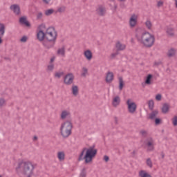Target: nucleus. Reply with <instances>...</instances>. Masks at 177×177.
<instances>
[{"label": "nucleus", "instance_id": "f257e3e1", "mask_svg": "<svg viewBox=\"0 0 177 177\" xmlns=\"http://www.w3.org/2000/svg\"><path fill=\"white\" fill-rule=\"evenodd\" d=\"M45 25H39L37 30V38L39 41H42L44 39L48 42H55L57 39V30L53 26L47 28L44 32Z\"/></svg>", "mask_w": 177, "mask_h": 177}, {"label": "nucleus", "instance_id": "f03ea898", "mask_svg": "<svg viewBox=\"0 0 177 177\" xmlns=\"http://www.w3.org/2000/svg\"><path fill=\"white\" fill-rule=\"evenodd\" d=\"M34 169H35V165L30 160H21L15 167V171L19 176L32 177Z\"/></svg>", "mask_w": 177, "mask_h": 177}, {"label": "nucleus", "instance_id": "7ed1b4c3", "mask_svg": "<svg viewBox=\"0 0 177 177\" xmlns=\"http://www.w3.org/2000/svg\"><path fill=\"white\" fill-rule=\"evenodd\" d=\"M136 38L142 46H145V48H151L156 42L154 35L147 31L142 32V29H138L136 30Z\"/></svg>", "mask_w": 177, "mask_h": 177}, {"label": "nucleus", "instance_id": "20e7f679", "mask_svg": "<svg viewBox=\"0 0 177 177\" xmlns=\"http://www.w3.org/2000/svg\"><path fill=\"white\" fill-rule=\"evenodd\" d=\"M97 154V149H96L95 147L84 148L79 156V161L84 160L85 164H91Z\"/></svg>", "mask_w": 177, "mask_h": 177}, {"label": "nucleus", "instance_id": "39448f33", "mask_svg": "<svg viewBox=\"0 0 177 177\" xmlns=\"http://www.w3.org/2000/svg\"><path fill=\"white\" fill-rule=\"evenodd\" d=\"M59 133L62 138L67 139L73 133V122L66 120L60 124Z\"/></svg>", "mask_w": 177, "mask_h": 177}, {"label": "nucleus", "instance_id": "423d86ee", "mask_svg": "<svg viewBox=\"0 0 177 177\" xmlns=\"http://www.w3.org/2000/svg\"><path fill=\"white\" fill-rule=\"evenodd\" d=\"M126 104L127 106V111L130 114H135L138 109V105L136 104V102L133 101L132 99H128L126 102Z\"/></svg>", "mask_w": 177, "mask_h": 177}, {"label": "nucleus", "instance_id": "0eeeda50", "mask_svg": "<svg viewBox=\"0 0 177 177\" xmlns=\"http://www.w3.org/2000/svg\"><path fill=\"white\" fill-rule=\"evenodd\" d=\"M154 146H156V143L152 138H149L146 140L145 147L147 151H153L154 150Z\"/></svg>", "mask_w": 177, "mask_h": 177}, {"label": "nucleus", "instance_id": "6e6552de", "mask_svg": "<svg viewBox=\"0 0 177 177\" xmlns=\"http://www.w3.org/2000/svg\"><path fill=\"white\" fill-rule=\"evenodd\" d=\"M138 19H139V15L138 14H133L131 15L129 19V26L130 28H135L136 24H138Z\"/></svg>", "mask_w": 177, "mask_h": 177}, {"label": "nucleus", "instance_id": "1a4fd4ad", "mask_svg": "<svg viewBox=\"0 0 177 177\" xmlns=\"http://www.w3.org/2000/svg\"><path fill=\"white\" fill-rule=\"evenodd\" d=\"M74 80H75L74 73H67L64 77V84H65V85H71L73 84V82H74Z\"/></svg>", "mask_w": 177, "mask_h": 177}, {"label": "nucleus", "instance_id": "9d476101", "mask_svg": "<svg viewBox=\"0 0 177 177\" xmlns=\"http://www.w3.org/2000/svg\"><path fill=\"white\" fill-rule=\"evenodd\" d=\"M83 55L88 62H91L93 59V53L90 49H86L83 52Z\"/></svg>", "mask_w": 177, "mask_h": 177}, {"label": "nucleus", "instance_id": "9b49d317", "mask_svg": "<svg viewBox=\"0 0 177 177\" xmlns=\"http://www.w3.org/2000/svg\"><path fill=\"white\" fill-rule=\"evenodd\" d=\"M70 117H71V112L68 109L62 110L59 114V118L61 120H66Z\"/></svg>", "mask_w": 177, "mask_h": 177}, {"label": "nucleus", "instance_id": "f8f14e48", "mask_svg": "<svg viewBox=\"0 0 177 177\" xmlns=\"http://www.w3.org/2000/svg\"><path fill=\"white\" fill-rule=\"evenodd\" d=\"M6 31V26L0 23V45H2L3 44V36L5 35V32Z\"/></svg>", "mask_w": 177, "mask_h": 177}, {"label": "nucleus", "instance_id": "ddd939ff", "mask_svg": "<svg viewBox=\"0 0 177 177\" xmlns=\"http://www.w3.org/2000/svg\"><path fill=\"white\" fill-rule=\"evenodd\" d=\"M105 81L106 84H111L114 81V73L111 71H108L106 73Z\"/></svg>", "mask_w": 177, "mask_h": 177}, {"label": "nucleus", "instance_id": "4468645a", "mask_svg": "<svg viewBox=\"0 0 177 177\" xmlns=\"http://www.w3.org/2000/svg\"><path fill=\"white\" fill-rule=\"evenodd\" d=\"M71 91L73 96H74L75 97H77V96L80 95V87H78V86L75 84H73L71 88Z\"/></svg>", "mask_w": 177, "mask_h": 177}, {"label": "nucleus", "instance_id": "2eb2a0df", "mask_svg": "<svg viewBox=\"0 0 177 177\" xmlns=\"http://www.w3.org/2000/svg\"><path fill=\"white\" fill-rule=\"evenodd\" d=\"M120 103H121V97H120V96L116 95L112 98L113 107H118Z\"/></svg>", "mask_w": 177, "mask_h": 177}, {"label": "nucleus", "instance_id": "dca6fc26", "mask_svg": "<svg viewBox=\"0 0 177 177\" xmlns=\"http://www.w3.org/2000/svg\"><path fill=\"white\" fill-rule=\"evenodd\" d=\"M116 50H125L127 46L124 44H122L121 41H117L115 46Z\"/></svg>", "mask_w": 177, "mask_h": 177}, {"label": "nucleus", "instance_id": "f3484780", "mask_svg": "<svg viewBox=\"0 0 177 177\" xmlns=\"http://www.w3.org/2000/svg\"><path fill=\"white\" fill-rule=\"evenodd\" d=\"M57 158L61 162L64 161V160H66V153L64 151H59L57 153Z\"/></svg>", "mask_w": 177, "mask_h": 177}, {"label": "nucleus", "instance_id": "a211bd4d", "mask_svg": "<svg viewBox=\"0 0 177 177\" xmlns=\"http://www.w3.org/2000/svg\"><path fill=\"white\" fill-rule=\"evenodd\" d=\"M145 85H151L153 84V75L148 74L145 79Z\"/></svg>", "mask_w": 177, "mask_h": 177}, {"label": "nucleus", "instance_id": "6ab92c4d", "mask_svg": "<svg viewBox=\"0 0 177 177\" xmlns=\"http://www.w3.org/2000/svg\"><path fill=\"white\" fill-rule=\"evenodd\" d=\"M10 10L14 12L15 15H19L20 14V6L17 4H13L10 6Z\"/></svg>", "mask_w": 177, "mask_h": 177}, {"label": "nucleus", "instance_id": "aec40b11", "mask_svg": "<svg viewBox=\"0 0 177 177\" xmlns=\"http://www.w3.org/2000/svg\"><path fill=\"white\" fill-rule=\"evenodd\" d=\"M145 26L147 30H149V31H151V30H153V23L150 19H147L145 21Z\"/></svg>", "mask_w": 177, "mask_h": 177}, {"label": "nucleus", "instance_id": "412c9836", "mask_svg": "<svg viewBox=\"0 0 177 177\" xmlns=\"http://www.w3.org/2000/svg\"><path fill=\"white\" fill-rule=\"evenodd\" d=\"M97 13L100 16H103L106 13V8L102 6H100L97 8Z\"/></svg>", "mask_w": 177, "mask_h": 177}, {"label": "nucleus", "instance_id": "4be33fe9", "mask_svg": "<svg viewBox=\"0 0 177 177\" xmlns=\"http://www.w3.org/2000/svg\"><path fill=\"white\" fill-rule=\"evenodd\" d=\"M57 54L59 56H62V57H64L66 56V48L64 47H61L58 48L57 51Z\"/></svg>", "mask_w": 177, "mask_h": 177}, {"label": "nucleus", "instance_id": "5701e85b", "mask_svg": "<svg viewBox=\"0 0 177 177\" xmlns=\"http://www.w3.org/2000/svg\"><path fill=\"white\" fill-rule=\"evenodd\" d=\"M157 115H158V111L155 110L148 115V118L149 120H156V117H157Z\"/></svg>", "mask_w": 177, "mask_h": 177}, {"label": "nucleus", "instance_id": "b1692460", "mask_svg": "<svg viewBox=\"0 0 177 177\" xmlns=\"http://www.w3.org/2000/svg\"><path fill=\"white\" fill-rule=\"evenodd\" d=\"M166 32L167 35L169 37H174L175 36V29L172 27L167 28Z\"/></svg>", "mask_w": 177, "mask_h": 177}, {"label": "nucleus", "instance_id": "393cba45", "mask_svg": "<svg viewBox=\"0 0 177 177\" xmlns=\"http://www.w3.org/2000/svg\"><path fill=\"white\" fill-rule=\"evenodd\" d=\"M19 21L21 24H24L26 27H30V22L27 21V18L26 17H22L19 19Z\"/></svg>", "mask_w": 177, "mask_h": 177}, {"label": "nucleus", "instance_id": "a878e982", "mask_svg": "<svg viewBox=\"0 0 177 177\" xmlns=\"http://www.w3.org/2000/svg\"><path fill=\"white\" fill-rule=\"evenodd\" d=\"M139 177H151V175L146 171V170H140L138 172Z\"/></svg>", "mask_w": 177, "mask_h": 177}, {"label": "nucleus", "instance_id": "bb28decb", "mask_svg": "<svg viewBox=\"0 0 177 177\" xmlns=\"http://www.w3.org/2000/svg\"><path fill=\"white\" fill-rule=\"evenodd\" d=\"M119 81V89L120 91H122V88H124V85H125V83L124 82V79L122 77H118Z\"/></svg>", "mask_w": 177, "mask_h": 177}, {"label": "nucleus", "instance_id": "cd10ccee", "mask_svg": "<svg viewBox=\"0 0 177 177\" xmlns=\"http://www.w3.org/2000/svg\"><path fill=\"white\" fill-rule=\"evenodd\" d=\"M63 75H64V72L59 71H57L54 73V77L55 78H57L58 80L62 78V77H63Z\"/></svg>", "mask_w": 177, "mask_h": 177}, {"label": "nucleus", "instance_id": "c85d7f7f", "mask_svg": "<svg viewBox=\"0 0 177 177\" xmlns=\"http://www.w3.org/2000/svg\"><path fill=\"white\" fill-rule=\"evenodd\" d=\"M88 176V171H86V168H83L80 170L79 177H86Z\"/></svg>", "mask_w": 177, "mask_h": 177}, {"label": "nucleus", "instance_id": "c756f323", "mask_svg": "<svg viewBox=\"0 0 177 177\" xmlns=\"http://www.w3.org/2000/svg\"><path fill=\"white\" fill-rule=\"evenodd\" d=\"M169 111V104H163V106L162 108V112L164 113V114H167Z\"/></svg>", "mask_w": 177, "mask_h": 177}, {"label": "nucleus", "instance_id": "7c9ffc66", "mask_svg": "<svg viewBox=\"0 0 177 177\" xmlns=\"http://www.w3.org/2000/svg\"><path fill=\"white\" fill-rule=\"evenodd\" d=\"M175 53H176V50L170 48L167 52V56L169 57H172L173 56H175Z\"/></svg>", "mask_w": 177, "mask_h": 177}, {"label": "nucleus", "instance_id": "2f4dec72", "mask_svg": "<svg viewBox=\"0 0 177 177\" xmlns=\"http://www.w3.org/2000/svg\"><path fill=\"white\" fill-rule=\"evenodd\" d=\"M6 106V100L4 97H0V110Z\"/></svg>", "mask_w": 177, "mask_h": 177}, {"label": "nucleus", "instance_id": "473e14b6", "mask_svg": "<svg viewBox=\"0 0 177 177\" xmlns=\"http://www.w3.org/2000/svg\"><path fill=\"white\" fill-rule=\"evenodd\" d=\"M88 75V69L86 67H83L81 71V77H86Z\"/></svg>", "mask_w": 177, "mask_h": 177}, {"label": "nucleus", "instance_id": "72a5a7b5", "mask_svg": "<svg viewBox=\"0 0 177 177\" xmlns=\"http://www.w3.org/2000/svg\"><path fill=\"white\" fill-rule=\"evenodd\" d=\"M53 13H55V10L53 9H48L44 12V15H46V16H50V15H53Z\"/></svg>", "mask_w": 177, "mask_h": 177}, {"label": "nucleus", "instance_id": "f704fd0d", "mask_svg": "<svg viewBox=\"0 0 177 177\" xmlns=\"http://www.w3.org/2000/svg\"><path fill=\"white\" fill-rule=\"evenodd\" d=\"M146 164L149 168H153V162L151 161V158H147L146 160Z\"/></svg>", "mask_w": 177, "mask_h": 177}, {"label": "nucleus", "instance_id": "c9c22d12", "mask_svg": "<svg viewBox=\"0 0 177 177\" xmlns=\"http://www.w3.org/2000/svg\"><path fill=\"white\" fill-rule=\"evenodd\" d=\"M148 105H149V108L150 109V110H153V109L154 107V101L153 100H150L148 102Z\"/></svg>", "mask_w": 177, "mask_h": 177}, {"label": "nucleus", "instance_id": "e433bc0d", "mask_svg": "<svg viewBox=\"0 0 177 177\" xmlns=\"http://www.w3.org/2000/svg\"><path fill=\"white\" fill-rule=\"evenodd\" d=\"M27 41H28V37L27 36H23L19 39V41L21 42V44H25V42H26Z\"/></svg>", "mask_w": 177, "mask_h": 177}, {"label": "nucleus", "instance_id": "4c0bfd02", "mask_svg": "<svg viewBox=\"0 0 177 177\" xmlns=\"http://www.w3.org/2000/svg\"><path fill=\"white\" fill-rule=\"evenodd\" d=\"M53 70H55V64H50L47 66V71H52Z\"/></svg>", "mask_w": 177, "mask_h": 177}, {"label": "nucleus", "instance_id": "58836bf2", "mask_svg": "<svg viewBox=\"0 0 177 177\" xmlns=\"http://www.w3.org/2000/svg\"><path fill=\"white\" fill-rule=\"evenodd\" d=\"M109 5L112 6L111 9H113V10H115V9H117V5L115 4V1H111V3H109Z\"/></svg>", "mask_w": 177, "mask_h": 177}, {"label": "nucleus", "instance_id": "ea45409f", "mask_svg": "<svg viewBox=\"0 0 177 177\" xmlns=\"http://www.w3.org/2000/svg\"><path fill=\"white\" fill-rule=\"evenodd\" d=\"M171 122H172V124L174 125V127H177V116H174L171 119Z\"/></svg>", "mask_w": 177, "mask_h": 177}, {"label": "nucleus", "instance_id": "a19ab883", "mask_svg": "<svg viewBox=\"0 0 177 177\" xmlns=\"http://www.w3.org/2000/svg\"><path fill=\"white\" fill-rule=\"evenodd\" d=\"M155 99L156 100H157V102H161V100L162 99V95L161 94H157L155 96Z\"/></svg>", "mask_w": 177, "mask_h": 177}, {"label": "nucleus", "instance_id": "79ce46f5", "mask_svg": "<svg viewBox=\"0 0 177 177\" xmlns=\"http://www.w3.org/2000/svg\"><path fill=\"white\" fill-rule=\"evenodd\" d=\"M157 8H162V6H164V1H158L157 2V5H156Z\"/></svg>", "mask_w": 177, "mask_h": 177}, {"label": "nucleus", "instance_id": "37998d69", "mask_svg": "<svg viewBox=\"0 0 177 177\" xmlns=\"http://www.w3.org/2000/svg\"><path fill=\"white\" fill-rule=\"evenodd\" d=\"M65 10H66L65 7H60L58 8L57 12H59V13H63V12H64Z\"/></svg>", "mask_w": 177, "mask_h": 177}, {"label": "nucleus", "instance_id": "c03bdc74", "mask_svg": "<svg viewBox=\"0 0 177 177\" xmlns=\"http://www.w3.org/2000/svg\"><path fill=\"white\" fill-rule=\"evenodd\" d=\"M117 55H118V52L111 53L110 55V59H114V57H115Z\"/></svg>", "mask_w": 177, "mask_h": 177}, {"label": "nucleus", "instance_id": "a18cd8bd", "mask_svg": "<svg viewBox=\"0 0 177 177\" xmlns=\"http://www.w3.org/2000/svg\"><path fill=\"white\" fill-rule=\"evenodd\" d=\"M160 122H161V120L160 118L155 119V123L156 125H158V124H160Z\"/></svg>", "mask_w": 177, "mask_h": 177}, {"label": "nucleus", "instance_id": "49530a36", "mask_svg": "<svg viewBox=\"0 0 177 177\" xmlns=\"http://www.w3.org/2000/svg\"><path fill=\"white\" fill-rule=\"evenodd\" d=\"M140 133L142 135V136H146L147 135V131H146L145 130H142L140 131Z\"/></svg>", "mask_w": 177, "mask_h": 177}, {"label": "nucleus", "instance_id": "de8ad7c7", "mask_svg": "<svg viewBox=\"0 0 177 177\" xmlns=\"http://www.w3.org/2000/svg\"><path fill=\"white\" fill-rule=\"evenodd\" d=\"M55 59H56V57H51L50 59V64H53V62H55Z\"/></svg>", "mask_w": 177, "mask_h": 177}, {"label": "nucleus", "instance_id": "09e8293b", "mask_svg": "<svg viewBox=\"0 0 177 177\" xmlns=\"http://www.w3.org/2000/svg\"><path fill=\"white\" fill-rule=\"evenodd\" d=\"M44 3H46V5H49L50 3V0H43Z\"/></svg>", "mask_w": 177, "mask_h": 177}, {"label": "nucleus", "instance_id": "8fccbe9b", "mask_svg": "<svg viewBox=\"0 0 177 177\" xmlns=\"http://www.w3.org/2000/svg\"><path fill=\"white\" fill-rule=\"evenodd\" d=\"M104 161H105L106 162H107L109 161V156H104Z\"/></svg>", "mask_w": 177, "mask_h": 177}, {"label": "nucleus", "instance_id": "3c124183", "mask_svg": "<svg viewBox=\"0 0 177 177\" xmlns=\"http://www.w3.org/2000/svg\"><path fill=\"white\" fill-rule=\"evenodd\" d=\"M42 17V12L37 13V19H41Z\"/></svg>", "mask_w": 177, "mask_h": 177}, {"label": "nucleus", "instance_id": "603ef678", "mask_svg": "<svg viewBox=\"0 0 177 177\" xmlns=\"http://www.w3.org/2000/svg\"><path fill=\"white\" fill-rule=\"evenodd\" d=\"M119 2H125V0H118Z\"/></svg>", "mask_w": 177, "mask_h": 177}, {"label": "nucleus", "instance_id": "864d4df0", "mask_svg": "<svg viewBox=\"0 0 177 177\" xmlns=\"http://www.w3.org/2000/svg\"><path fill=\"white\" fill-rule=\"evenodd\" d=\"M43 44H44V46H46V48H49V46H48L45 43H43Z\"/></svg>", "mask_w": 177, "mask_h": 177}, {"label": "nucleus", "instance_id": "5fc2aeb1", "mask_svg": "<svg viewBox=\"0 0 177 177\" xmlns=\"http://www.w3.org/2000/svg\"><path fill=\"white\" fill-rule=\"evenodd\" d=\"M37 139H38V138L37 136L34 137V140H37Z\"/></svg>", "mask_w": 177, "mask_h": 177}, {"label": "nucleus", "instance_id": "6e6d98bb", "mask_svg": "<svg viewBox=\"0 0 177 177\" xmlns=\"http://www.w3.org/2000/svg\"><path fill=\"white\" fill-rule=\"evenodd\" d=\"M176 7H177V0H176Z\"/></svg>", "mask_w": 177, "mask_h": 177}]
</instances>
